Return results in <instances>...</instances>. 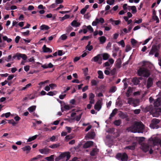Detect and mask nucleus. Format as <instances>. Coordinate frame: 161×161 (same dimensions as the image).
<instances>
[{
	"label": "nucleus",
	"instance_id": "obj_35",
	"mask_svg": "<svg viewBox=\"0 0 161 161\" xmlns=\"http://www.w3.org/2000/svg\"><path fill=\"white\" fill-rule=\"evenodd\" d=\"M161 101V97L157 99L156 101L155 102L154 105L156 106H158L160 104V101Z\"/></svg>",
	"mask_w": 161,
	"mask_h": 161
},
{
	"label": "nucleus",
	"instance_id": "obj_33",
	"mask_svg": "<svg viewBox=\"0 0 161 161\" xmlns=\"http://www.w3.org/2000/svg\"><path fill=\"white\" fill-rule=\"evenodd\" d=\"M121 62L120 60H117L116 62V67L117 68H119L121 67Z\"/></svg>",
	"mask_w": 161,
	"mask_h": 161
},
{
	"label": "nucleus",
	"instance_id": "obj_37",
	"mask_svg": "<svg viewBox=\"0 0 161 161\" xmlns=\"http://www.w3.org/2000/svg\"><path fill=\"white\" fill-rule=\"evenodd\" d=\"M117 109H114L113 111L110 114L109 118H111L113 117L117 113Z\"/></svg>",
	"mask_w": 161,
	"mask_h": 161
},
{
	"label": "nucleus",
	"instance_id": "obj_4",
	"mask_svg": "<svg viewBox=\"0 0 161 161\" xmlns=\"http://www.w3.org/2000/svg\"><path fill=\"white\" fill-rule=\"evenodd\" d=\"M116 158L118 159H121L122 161H127L128 156L125 153H119L116 155Z\"/></svg>",
	"mask_w": 161,
	"mask_h": 161
},
{
	"label": "nucleus",
	"instance_id": "obj_7",
	"mask_svg": "<svg viewBox=\"0 0 161 161\" xmlns=\"http://www.w3.org/2000/svg\"><path fill=\"white\" fill-rule=\"evenodd\" d=\"M76 114V113H72L71 114V117L72 118V119L73 120H75L76 121H79L81 117L82 114V113H81L78 115L76 116L75 118H74Z\"/></svg>",
	"mask_w": 161,
	"mask_h": 161
},
{
	"label": "nucleus",
	"instance_id": "obj_17",
	"mask_svg": "<svg viewBox=\"0 0 161 161\" xmlns=\"http://www.w3.org/2000/svg\"><path fill=\"white\" fill-rule=\"evenodd\" d=\"M157 51V48L156 46L152 47L150 52L149 53V55H153Z\"/></svg>",
	"mask_w": 161,
	"mask_h": 161
},
{
	"label": "nucleus",
	"instance_id": "obj_28",
	"mask_svg": "<svg viewBox=\"0 0 161 161\" xmlns=\"http://www.w3.org/2000/svg\"><path fill=\"white\" fill-rule=\"evenodd\" d=\"M36 108V106H32L29 108L28 110L30 113H31L35 110Z\"/></svg>",
	"mask_w": 161,
	"mask_h": 161
},
{
	"label": "nucleus",
	"instance_id": "obj_18",
	"mask_svg": "<svg viewBox=\"0 0 161 161\" xmlns=\"http://www.w3.org/2000/svg\"><path fill=\"white\" fill-rule=\"evenodd\" d=\"M136 146V143L135 142L133 143L132 146H128L125 147V149H129L131 150H133L135 148V147Z\"/></svg>",
	"mask_w": 161,
	"mask_h": 161
},
{
	"label": "nucleus",
	"instance_id": "obj_32",
	"mask_svg": "<svg viewBox=\"0 0 161 161\" xmlns=\"http://www.w3.org/2000/svg\"><path fill=\"white\" fill-rule=\"evenodd\" d=\"M132 82L134 85H136L139 83L140 81L137 78H135L132 80Z\"/></svg>",
	"mask_w": 161,
	"mask_h": 161
},
{
	"label": "nucleus",
	"instance_id": "obj_48",
	"mask_svg": "<svg viewBox=\"0 0 161 161\" xmlns=\"http://www.w3.org/2000/svg\"><path fill=\"white\" fill-rule=\"evenodd\" d=\"M110 70V68H106V69L105 70L104 72L105 74L106 75H109L110 73V72L109 70Z\"/></svg>",
	"mask_w": 161,
	"mask_h": 161
},
{
	"label": "nucleus",
	"instance_id": "obj_9",
	"mask_svg": "<svg viewBox=\"0 0 161 161\" xmlns=\"http://www.w3.org/2000/svg\"><path fill=\"white\" fill-rule=\"evenodd\" d=\"M102 106V103L100 101H98L96 103L95 106V109L97 111H99L101 108Z\"/></svg>",
	"mask_w": 161,
	"mask_h": 161
},
{
	"label": "nucleus",
	"instance_id": "obj_46",
	"mask_svg": "<svg viewBox=\"0 0 161 161\" xmlns=\"http://www.w3.org/2000/svg\"><path fill=\"white\" fill-rule=\"evenodd\" d=\"M67 36L66 34H64L61 36L60 39L62 40H65L67 38Z\"/></svg>",
	"mask_w": 161,
	"mask_h": 161
},
{
	"label": "nucleus",
	"instance_id": "obj_49",
	"mask_svg": "<svg viewBox=\"0 0 161 161\" xmlns=\"http://www.w3.org/2000/svg\"><path fill=\"white\" fill-rule=\"evenodd\" d=\"M86 49L88 50L89 51H91L93 49V47L92 45H87L86 47Z\"/></svg>",
	"mask_w": 161,
	"mask_h": 161
},
{
	"label": "nucleus",
	"instance_id": "obj_39",
	"mask_svg": "<svg viewBox=\"0 0 161 161\" xmlns=\"http://www.w3.org/2000/svg\"><path fill=\"white\" fill-rule=\"evenodd\" d=\"M45 159L48 161H53L54 159V155H52L50 157H47Z\"/></svg>",
	"mask_w": 161,
	"mask_h": 161
},
{
	"label": "nucleus",
	"instance_id": "obj_57",
	"mask_svg": "<svg viewBox=\"0 0 161 161\" xmlns=\"http://www.w3.org/2000/svg\"><path fill=\"white\" fill-rule=\"evenodd\" d=\"M128 103L129 104H132V103L133 102V101L134 99L132 98H129L128 99Z\"/></svg>",
	"mask_w": 161,
	"mask_h": 161
},
{
	"label": "nucleus",
	"instance_id": "obj_13",
	"mask_svg": "<svg viewBox=\"0 0 161 161\" xmlns=\"http://www.w3.org/2000/svg\"><path fill=\"white\" fill-rule=\"evenodd\" d=\"M39 151L42 154H47L49 153L50 150L48 148H44L39 149Z\"/></svg>",
	"mask_w": 161,
	"mask_h": 161
},
{
	"label": "nucleus",
	"instance_id": "obj_2",
	"mask_svg": "<svg viewBox=\"0 0 161 161\" xmlns=\"http://www.w3.org/2000/svg\"><path fill=\"white\" fill-rule=\"evenodd\" d=\"M138 74L141 76L148 77L150 75V71L144 68H140L137 71Z\"/></svg>",
	"mask_w": 161,
	"mask_h": 161
},
{
	"label": "nucleus",
	"instance_id": "obj_59",
	"mask_svg": "<svg viewBox=\"0 0 161 161\" xmlns=\"http://www.w3.org/2000/svg\"><path fill=\"white\" fill-rule=\"evenodd\" d=\"M49 86L52 89H54L57 87V85L55 84H51Z\"/></svg>",
	"mask_w": 161,
	"mask_h": 161
},
{
	"label": "nucleus",
	"instance_id": "obj_56",
	"mask_svg": "<svg viewBox=\"0 0 161 161\" xmlns=\"http://www.w3.org/2000/svg\"><path fill=\"white\" fill-rule=\"evenodd\" d=\"M73 137L72 136L70 135H68L66 136L65 137V140L66 141H68L69 140L72 139Z\"/></svg>",
	"mask_w": 161,
	"mask_h": 161
},
{
	"label": "nucleus",
	"instance_id": "obj_31",
	"mask_svg": "<svg viewBox=\"0 0 161 161\" xmlns=\"http://www.w3.org/2000/svg\"><path fill=\"white\" fill-rule=\"evenodd\" d=\"M37 136V135H35L32 137H30L27 140V142H31L35 139Z\"/></svg>",
	"mask_w": 161,
	"mask_h": 161
},
{
	"label": "nucleus",
	"instance_id": "obj_8",
	"mask_svg": "<svg viewBox=\"0 0 161 161\" xmlns=\"http://www.w3.org/2000/svg\"><path fill=\"white\" fill-rule=\"evenodd\" d=\"M95 136L96 135L95 132L92 131L88 133L85 137L89 139H93L95 137Z\"/></svg>",
	"mask_w": 161,
	"mask_h": 161
},
{
	"label": "nucleus",
	"instance_id": "obj_62",
	"mask_svg": "<svg viewBox=\"0 0 161 161\" xmlns=\"http://www.w3.org/2000/svg\"><path fill=\"white\" fill-rule=\"evenodd\" d=\"M131 44L133 45H135L137 43V41L134 39H132L131 40Z\"/></svg>",
	"mask_w": 161,
	"mask_h": 161
},
{
	"label": "nucleus",
	"instance_id": "obj_41",
	"mask_svg": "<svg viewBox=\"0 0 161 161\" xmlns=\"http://www.w3.org/2000/svg\"><path fill=\"white\" fill-rule=\"evenodd\" d=\"M6 44L4 42L2 41V40H1V42L0 41V49H1L2 48L5 47Z\"/></svg>",
	"mask_w": 161,
	"mask_h": 161
},
{
	"label": "nucleus",
	"instance_id": "obj_27",
	"mask_svg": "<svg viewBox=\"0 0 161 161\" xmlns=\"http://www.w3.org/2000/svg\"><path fill=\"white\" fill-rule=\"evenodd\" d=\"M128 7L130 8V9L132 10V13L133 14H135L136 12V8L135 6H128Z\"/></svg>",
	"mask_w": 161,
	"mask_h": 161
},
{
	"label": "nucleus",
	"instance_id": "obj_24",
	"mask_svg": "<svg viewBox=\"0 0 161 161\" xmlns=\"http://www.w3.org/2000/svg\"><path fill=\"white\" fill-rule=\"evenodd\" d=\"M49 29V27L46 25H43L40 26V29L41 30H47Z\"/></svg>",
	"mask_w": 161,
	"mask_h": 161
},
{
	"label": "nucleus",
	"instance_id": "obj_53",
	"mask_svg": "<svg viewBox=\"0 0 161 161\" xmlns=\"http://www.w3.org/2000/svg\"><path fill=\"white\" fill-rule=\"evenodd\" d=\"M41 157H42V156L40 155H37L36 157H35L33 158H32L31 160V161H34L35 160H37L38 158H40Z\"/></svg>",
	"mask_w": 161,
	"mask_h": 161
},
{
	"label": "nucleus",
	"instance_id": "obj_54",
	"mask_svg": "<svg viewBox=\"0 0 161 161\" xmlns=\"http://www.w3.org/2000/svg\"><path fill=\"white\" fill-rule=\"evenodd\" d=\"M98 83V82L94 80H92L91 82L92 85L93 86H96L97 85Z\"/></svg>",
	"mask_w": 161,
	"mask_h": 161
},
{
	"label": "nucleus",
	"instance_id": "obj_45",
	"mask_svg": "<svg viewBox=\"0 0 161 161\" xmlns=\"http://www.w3.org/2000/svg\"><path fill=\"white\" fill-rule=\"evenodd\" d=\"M116 90V86H112L111 87L109 90V92L113 93L115 92Z\"/></svg>",
	"mask_w": 161,
	"mask_h": 161
},
{
	"label": "nucleus",
	"instance_id": "obj_64",
	"mask_svg": "<svg viewBox=\"0 0 161 161\" xmlns=\"http://www.w3.org/2000/svg\"><path fill=\"white\" fill-rule=\"evenodd\" d=\"M22 54L21 53H17L16 54V57L18 60H20L21 58Z\"/></svg>",
	"mask_w": 161,
	"mask_h": 161
},
{
	"label": "nucleus",
	"instance_id": "obj_58",
	"mask_svg": "<svg viewBox=\"0 0 161 161\" xmlns=\"http://www.w3.org/2000/svg\"><path fill=\"white\" fill-rule=\"evenodd\" d=\"M142 19H139L138 20H135L134 21V23L136 24H140L142 22Z\"/></svg>",
	"mask_w": 161,
	"mask_h": 161
},
{
	"label": "nucleus",
	"instance_id": "obj_60",
	"mask_svg": "<svg viewBox=\"0 0 161 161\" xmlns=\"http://www.w3.org/2000/svg\"><path fill=\"white\" fill-rule=\"evenodd\" d=\"M8 123L12 124L13 125H16V123L13 119H11L8 120Z\"/></svg>",
	"mask_w": 161,
	"mask_h": 161
},
{
	"label": "nucleus",
	"instance_id": "obj_50",
	"mask_svg": "<svg viewBox=\"0 0 161 161\" xmlns=\"http://www.w3.org/2000/svg\"><path fill=\"white\" fill-rule=\"evenodd\" d=\"M118 43L122 47H124L125 46V44L123 40H121V41L118 42Z\"/></svg>",
	"mask_w": 161,
	"mask_h": 161
},
{
	"label": "nucleus",
	"instance_id": "obj_12",
	"mask_svg": "<svg viewBox=\"0 0 161 161\" xmlns=\"http://www.w3.org/2000/svg\"><path fill=\"white\" fill-rule=\"evenodd\" d=\"M31 149V148L30 146L28 145L26 146L21 148L22 150L26 153H29Z\"/></svg>",
	"mask_w": 161,
	"mask_h": 161
},
{
	"label": "nucleus",
	"instance_id": "obj_38",
	"mask_svg": "<svg viewBox=\"0 0 161 161\" xmlns=\"http://www.w3.org/2000/svg\"><path fill=\"white\" fill-rule=\"evenodd\" d=\"M100 57V55L98 54L97 56L93 57L92 59V61H93L94 62H97L98 61Z\"/></svg>",
	"mask_w": 161,
	"mask_h": 161
},
{
	"label": "nucleus",
	"instance_id": "obj_51",
	"mask_svg": "<svg viewBox=\"0 0 161 161\" xmlns=\"http://www.w3.org/2000/svg\"><path fill=\"white\" fill-rule=\"evenodd\" d=\"M131 49V47L129 45H127L125 47V51L127 52L130 51Z\"/></svg>",
	"mask_w": 161,
	"mask_h": 161
},
{
	"label": "nucleus",
	"instance_id": "obj_3",
	"mask_svg": "<svg viewBox=\"0 0 161 161\" xmlns=\"http://www.w3.org/2000/svg\"><path fill=\"white\" fill-rule=\"evenodd\" d=\"M138 124L139 125L138 123L136 122L135 124L134 125L131 127L130 130L132 132L134 133L136 132H140L141 131L140 130H141L142 129L143 126L142 125L140 126V127L141 128L140 129V130H138V126H139Z\"/></svg>",
	"mask_w": 161,
	"mask_h": 161
},
{
	"label": "nucleus",
	"instance_id": "obj_5",
	"mask_svg": "<svg viewBox=\"0 0 161 161\" xmlns=\"http://www.w3.org/2000/svg\"><path fill=\"white\" fill-rule=\"evenodd\" d=\"M60 158L62 159H65L66 161L68 160L70 158V154L69 152L62 153L60 155Z\"/></svg>",
	"mask_w": 161,
	"mask_h": 161
},
{
	"label": "nucleus",
	"instance_id": "obj_40",
	"mask_svg": "<svg viewBox=\"0 0 161 161\" xmlns=\"http://www.w3.org/2000/svg\"><path fill=\"white\" fill-rule=\"evenodd\" d=\"M60 146V145L59 143L53 144L52 145H51L49 146V147L51 148H55Z\"/></svg>",
	"mask_w": 161,
	"mask_h": 161
},
{
	"label": "nucleus",
	"instance_id": "obj_52",
	"mask_svg": "<svg viewBox=\"0 0 161 161\" xmlns=\"http://www.w3.org/2000/svg\"><path fill=\"white\" fill-rule=\"evenodd\" d=\"M126 79L125 78L122 81L124 83V89H125L127 88V86H128V84L126 82Z\"/></svg>",
	"mask_w": 161,
	"mask_h": 161
},
{
	"label": "nucleus",
	"instance_id": "obj_30",
	"mask_svg": "<svg viewBox=\"0 0 161 161\" xmlns=\"http://www.w3.org/2000/svg\"><path fill=\"white\" fill-rule=\"evenodd\" d=\"M103 59L104 60H106L108 59L110 57V55L108 53H104L102 55Z\"/></svg>",
	"mask_w": 161,
	"mask_h": 161
},
{
	"label": "nucleus",
	"instance_id": "obj_26",
	"mask_svg": "<svg viewBox=\"0 0 161 161\" xmlns=\"http://www.w3.org/2000/svg\"><path fill=\"white\" fill-rule=\"evenodd\" d=\"M132 92V90L131 87H130L128 88V90L126 93V96L127 97H129L131 95V94Z\"/></svg>",
	"mask_w": 161,
	"mask_h": 161
},
{
	"label": "nucleus",
	"instance_id": "obj_22",
	"mask_svg": "<svg viewBox=\"0 0 161 161\" xmlns=\"http://www.w3.org/2000/svg\"><path fill=\"white\" fill-rule=\"evenodd\" d=\"M89 5H86L84 8H83L80 11V13L82 14H84L86 11V10L89 8Z\"/></svg>",
	"mask_w": 161,
	"mask_h": 161
},
{
	"label": "nucleus",
	"instance_id": "obj_21",
	"mask_svg": "<svg viewBox=\"0 0 161 161\" xmlns=\"http://www.w3.org/2000/svg\"><path fill=\"white\" fill-rule=\"evenodd\" d=\"M42 48L44 52L51 53L52 52V51L49 48L46 47L45 45L43 46Z\"/></svg>",
	"mask_w": 161,
	"mask_h": 161
},
{
	"label": "nucleus",
	"instance_id": "obj_29",
	"mask_svg": "<svg viewBox=\"0 0 161 161\" xmlns=\"http://www.w3.org/2000/svg\"><path fill=\"white\" fill-rule=\"evenodd\" d=\"M132 103V104L134 107H136L137 106L139 103V100L138 99H134Z\"/></svg>",
	"mask_w": 161,
	"mask_h": 161
},
{
	"label": "nucleus",
	"instance_id": "obj_43",
	"mask_svg": "<svg viewBox=\"0 0 161 161\" xmlns=\"http://www.w3.org/2000/svg\"><path fill=\"white\" fill-rule=\"evenodd\" d=\"M56 91L50 92L47 93V95L50 96H53L57 93Z\"/></svg>",
	"mask_w": 161,
	"mask_h": 161
},
{
	"label": "nucleus",
	"instance_id": "obj_1",
	"mask_svg": "<svg viewBox=\"0 0 161 161\" xmlns=\"http://www.w3.org/2000/svg\"><path fill=\"white\" fill-rule=\"evenodd\" d=\"M153 143L154 145H159L161 146V140L155 137L154 138H150L148 141V144H146L144 143L141 144V147L140 148L144 152H147L149 150L150 147V149L149 153L150 154H152L153 152V147L151 144Z\"/></svg>",
	"mask_w": 161,
	"mask_h": 161
},
{
	"label": "nucleus",
	"instance_id": "obj_11",
	"mask_svg": "<svg viewBox=\"0 0 161 161\" xmlns=\"http://www.w3.org/2000/svg\"><path fill=\"white\" fill-rule=\"evenodd\" d=\"M153 84V80L150 77L148 78L147 81V88H149L151 87Z\"/></svg>",
	"mask_w": 161,
	"mask_h": 161
},
{
	"label": "nucleus",
	"instance_id": "obj_15",
	"mask_svg": "<svg viewBox=\"0 0 161 161\" xmlns=\"http://www.w3.org/2000/svg\"><path fill=\"white\" fill-rule=\"evenodd\" d=\"M159 122V120L158 119H153L152 120V123L150 125V127L152 128H154L155 127H154L153 125L158 123Z\"/></svg>",
	"mask_w": 161,
	"mask_h": 161
},
{
	"label": "nucleus",
	"instance_id": "obj_14",
	"mask_svg": "<svg viewBox=\"0 0 161 161\" xmlns=\"http://www.w3.org/2000/svg\"><path fill=\"white\" fill-rule=\"evenodd\" d=\"M93 144V142L91 141L87 142L83 146V147L85 148L89 147L92 146Z\"/></svg>",
	"mask_w": 161,
	"mask_h": 161
},
{
	"label": "nucleus",
	"instance_id": "obj_63",
	"mask_svg": "<svg viewBox=\"0 0 161 161\" xmlns=\"http://www.w3.org/2000/svg\"><path fill=\"white\" fill-rule=\"evenodd\" d=\"M64 108L65 110H69L71 108V107L68 105H65Z\"/></svg>",
	"mask_w": 161,
	"mask_h": 161
},
{
	"label": "nucleus",
	"instance_id": "obj_19",
	"mask_svg": "<svg viewBox=\"0 0 161 161\" xmlns=\"http://www.w3.org/2000/svg\"><path fill=\"white\" fill-rule=\"evenodd\" d=\"M98 151V149L97 148H94L90 152V155L92 156H94L97 153Z\"/></svg>",
	"mask_w": 161,
	"mask_h": 161
},
{
	"label": "nucleus",
	"instance_id": "obj_34",
	"mask_svg": "<svg viewBox=\"0 0 161 161\" xmlns=\"http://www.w3.org/2000/svg\"><path fill=\"white\" fill-rule=\"evenodd\" d=\"M3 39L4 41H6L8 43L11 42L12 41L11 39L8 38L6 36H3Z\"/></svg>",
	"mask_w": 161,
	"mask_h": 161
},
{
	"label": "nucleus",
	"instance_id": "obj_47",
	"mask_svg": "<svg viewBox=\"0 0 161 161\" xmlns=\"http://www.w3.org/2000/svg\"><path fill=\"white\" fill-rule=\"evenodd\" d=\"M121 121L120 120H118L114 122V124L116 126H119L121 124Z\"/></svg>",
	"mask_w": 161,
	"mask_h": 161
},
{
	"label": "nucleus",
	"instance_id": "obj_42",
	"mask_svg": "<svg viewBox=\"0 0 161 161\" xmlns=\"http://www.w3.org/2000/svg\"><path fill=\"white\" fill-rule=\"evenodd\" d=\"M31 83H29L26 85L25 86L22 87L21 90H26L27 89L29 88V87H31Z\"/></svg>",
	"mask_w": 161,
	"mask_h": 161
},
{
	"label": "nucleus",
	"instance_id": "obj_6",
	"mask_svg": "<svg viewBox=\"0 0 161 161\" xmlns=\"http://www.w3.org/2000/svg\"><path fill=\"white\" fill-rule=\"evenodd\" d=\"M104 22V19L102 18H100L99 19L96 18L95 21H93L92 23V26H95L97 25L98 24L101 23L103 24Z\"/></svg>",
	"mask_w": 161,
	"mask_h": 161
},
{
	"label": "nucleus",
	"instance_id": "obj_25",
	"mask_svg": "<svg viewBox=\"0 0 161 161\" xmlns=\"http://www.w3.org/2000/svg\"><path fill=\"white\" fill-rule=\"evenodd\" d=\"M69 17H70V16L69 15L66 14V15H65L63 17H59V19L60 21H63L64 20H65L66 19L69 18Z\"/></svg>",
	"mask_w": 161,
	"mask_h": 161
},
{
	"label": "nucleus",
	"instance_id": "obj_61",
	"mask_svg": "<svg viewBox=\"0 0 161 161\" xmlns=\"http://www.w3.org/2000/svg\"><path fill=\"white\" fill-rule=\"evenodd\" d=\"M153 19L156 21L157 23H158L159 22V19L156 15H153Z\"/></svg>",
	"mask_w": 161,
	"mask_h": 161
},
{
	"label": "nucleus",
	"instance_id": "obj_36",
	"mask_svg": "<svg viewBox=\"0 0 161 161\" xmlns=\"http://www.w3.org/2000/svg\"><path fill=\"white\" fill-rule=\"evenodd\" d=\"M139 123V125L138 124V125H139V126H138V129L139 130H140V129L141 128V127H140V126H142H142H143V128L142 129H141V130L140 131V133H142L143 132V130H144V125H143V124H142V123L141 122H138Z\"/></svg>",
	"mask_w": 161,
	"mask_h": 161
},
{
	"label": "nucleus",
	"instance_id": "obj_55",
	"mask_svg": "<svg viewBox=\"0 0 161 161\" xmlns=\"http://www.w3.org/2000/svg\"><path fill=\"white\" fill-rule=\"evenodd\" d=\"M87 29L90 31L91 33L93 32V29L91 25H88L87 26Z\"/></svg>",
	"mask_w": 161,
	"mask_h": 161
},
{
	"label": "nucleus",
	"instance_id": "obj_23",
	"mask_svg": "<svg viewBox=\"0 0 161 161\" xmlns=\"http://www.w3.org/2000/svg\"><path fill=\"white\" fill-rule=\"evenodd\" d=\"M98 74V78L100 79H103L104 78V75L103 72L101 70H98L97 72Z\"/></svg>",
	"mask_w": 161,
	"mask_h": 161
},
{
	"label": "nucleus",
	"instance_id": "obj_10",
	"mask_svg": "<svg viewBox=\"0 0 161 161\" xmlns=\"http://www.w3.org/2000/svg\"><path fill=\"white\" fill-rule=\"evenodd\" d=\"M89 100L90 104H93L94 103V98L95 95L93 93H91L89 94Z\"/></svg>",
	"mask_w": 161,
	"mask_h": 161
},
{
	"label": "nucleus",
	"instance_id": "obj_20",
	"mask_svg": "<svg viewBox=\"0 0 161 161\" xmlns=\"http://www.w3.org/2000/svg\"><path fill=\"white\" fill-rule=\"evenodd\" d=\"M71 25L73 27H77L80 25V24L76 21L74 20L71 23Z\"/></svg>",
	"mask_w": 161,
	"mask_h": 161
},
{
	"label": "nucleus",
	"instance_id": "obj_44",
	"mask_svg": "<svg viewBox=\"0 0 161 161\" xmlns=\"http://www.w3.org/2000/svg\"><path fill=\"white\" fill-rule=\"evenodd\" d=\"M114 2L115 0H107L106 3L109 5H112L114 4Z\"/></svg>",
	"mask_w": 161,
	"mask_h": 161
},
{
	"label": "nucleus",
	"instance_id": "obj_16",
	"mask_svg": "<svg viewBox=\"0 0 161 161\" xmlns=\"http://www.w3.org/2000/svg\"><path fill=\"white\" fill-rule=\"evenodd\" d=\"M101 44H103L106 41V38L103 36H100L98 38Z\"/></svg>",
	"mask_w": 161,
	"mask_h": 161
}]
</instances>
